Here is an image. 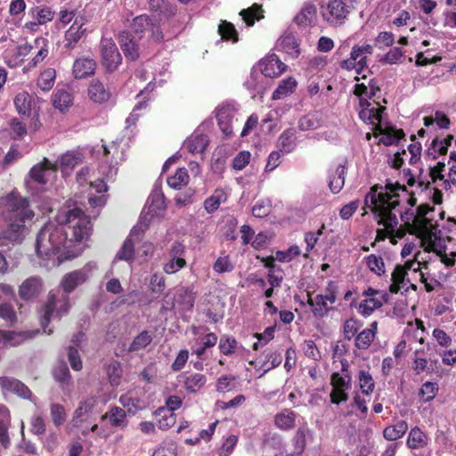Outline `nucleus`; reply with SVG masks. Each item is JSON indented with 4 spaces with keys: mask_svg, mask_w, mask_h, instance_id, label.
Listing matches in <instances>:
<instances>
[{
    "mask_svg": "<svg viewBox=\"0 0 456 456\" xmlns=\"http://www.w3.org/2000/svg\"><path fill=\"white\" fill-rule=\"evenodd\" d=\"M399 191L404 187L392 183L372 185V216L377 222L376 241L389 239L391 244H396L405 232L398 226L397 216L395 212L399 204Z\"/></svg>",
    "mask_w": 456,
    "mask_h": 456,
    "instance_id": "1",
    "label": "nucleus"
},
{
    "mask_svg": "<svg viewBox=\"0 0 456 456\" xmlns=\"http://www.w3.org/2000/svg\"><path fill=\"white\" fill-rule=\"evenodd\" d=\"M67 242V232L62 226L52 223L45 224L37 233L36 240V251L43 260H53V265H59L69 259V256L61 253Z\"/></svg>",
    "mask_w": 456,
    "mask_h": 456,
    "instance_id": "2",
    "label": "nucleus"
},
{
    "mask_svg": "<svg viewBox=\"0 0 456 456\" xmlns=\"http://www.w3.org/2000/svg\"><path fill=\"white\" fill-rule=\"evenodd\" d=\"M372 103V138L378 145H397L405 136L403 129L397 128L387 120L386 107L379 102Z\"/></svg>",
    "mask_w": 456,
    "mask_h": 456,
    "instance_id": "3",
    "label": "nucleus"
},
{
    "mask_svg": "<svg viewBox=\"0 0 456 456\" xmlns=\"http://www.w3.org/2000/svg\"><path fill=\"white\" fill-rule=\"evenodd\" d=\"M427 268L428 262L420 256V253L416 255V260L406 262L403 266H395L391 275L392 283L389 287L390 291L392 293H398V287L401 283H403V279L407 276L408 270L416 273H419V281L424 284L425 289L428 292L433 291L437 281L427 276L426 273L423 271Z\"/></svg>",
    "mask_w": 456,
    "mask_h": 456,
    "instance_id": "4",
    "label": "nucleus"
},
{
    "mask_svg": "<svg viewBox=\"0 0 456 456\" xmlns=\"http://www.w3.org/2000/svg\"><path fill=\"white\" fill-rule=\"evenodd\" d=\"M71 307L69 296L61 294L57 296L52 292L48 294L47 300L40 310L39 322L44 333L51 335L53 330L49 327L52 318L61 320L69 314Z\"/></svg>",
    "mask_w": 456,
    "mask_h": 456,
    "instance_id": "5",
    "label": "nucleus"
},
{
    "mask_svg": "<svg viewBox=\"0 0 456 456\" xmlns=\"http://www.w3.org/2000/svg\"><path fill=\"white\" fill-rule=\"evenodd\" d=\"M349 364L346 360L341 361V371H335L330 377V401L332 403L338 404L348 399L347 391L351 387V376L349 374Z\"/></svg>",
    "mask_w": 456,
    "mask_h": 456,
    "instance_id": "6",
    "label": "nucleus"
},
{
    "mask_svg": "<svg viewBox=\"0 0 456 456\" xmlns=\"http://www.w3.org/2000/svg\"><path fill=\"white\" fill-rule=\"evenodd\" d=\"M62 223L69 224V228L72 230L73 239L77 242L88 239L91 234V221L79 208L68 210Z\"/></svg>",
    "mask_w": 456,
    "mask_h": 456,
    "instance_id": "7",
    "label": "nucleus"
},
{
    "mask_svg": "<svg viewBox=\"0 0 456 456\" xmlns=\"http://www.w3.org/2000/svg\"><path fill=\"white\" fill-rule=\"evenodd\" d=\"M130 27L132 31L139 36V37L147 35L154 43H161L164 40V34L159 20L148 14H141L134 17Z\"/></svg>",
    "mask_w": 456,
    "mask_h": 456,
    "instance_id": "8",
    "label": "nucleus"
},
{
    "mask_svg": "<svg viewBox=\"0 0 456 456\" xmlns=\"http://www.w3.org/2000/svg\"><path fill=\"white\" fill-rule=\"evenodd\" d=\"M370 53V45H365L362 46L355 45L350 52V58L345 59L339 61V66L345 70L355 69L356 73L360 75L364 69H367V73L362 75V77H355L354 80L359 81L360 79H366L368 75L370 74V69L367 67V53Z\"/></svg>",
    "mask_w": 456,
    "mask_h": 456,
    "instance_id": "9",
    "label": "nucleus"
},
{
    "mask_svg": "<svg viewBox=\"0 0 456 456\" xmlns=\"http://www.w3.org/2000/svg\"><path fill=\"white\" fill-rule=\"evenodd\" d=\"M102 65L108 72H113L121 64L122 57L112 39L103 38L101 41Z\"/></svg>",
    "mask_w": 456,
    "mask_h": 456,
    "instance_id": "10",
    "label": "nucleus"
},
{
    "mask_svg": "<svg viewBox=\"0 0 456 456\" xmlns=\"http://www.w3.org/2000/svg\"><path fill=\"white\" fill-rule=\"evenodd\" d=\"M5 201L8 209L5 216L34 217V211L29 208V201L27 198L12 191L6 196Z\"/></svg>",
    "mask_w": 456,
    "mask_h": 456,
    "instance_id": "11",
    "label": "nucleus"
},
{
    "mask_svg": "<svg viewBox=\"0 0 456 456\" xmlns=\"http://www.w3.org/2000/svg\"><path fill=\"white\" fill-rule=\"evenodd\" d=\"M31 219L23 216H5L6 227L3 231V238L12 241L22 239L25 223Z\"/></svg>",
    "mask_w": 456,
    "mask_h": 456,
    "instance_id": "12",
    "label": "nucleus"
},
{
    "mask_svg": "<svg viewBox=\"0 0 456 456\" xmlns=\"http://www.w3.org/2000/svg\"><path fill=\"white\" fill-rule=\"evenodd\" d=\"M369 86H370V80L368 85L364 83H357L354 88V94L359 98V118L365 124H370V103L365 97L368 95Z\"/></svg>",
    "mask_w": 456,
    "mask_h": 456,
    "instance_id": "13",
    "label": "nucleus"
},
{
    "mask_svg": "<svg viewBox=\"0 0 456 456\" xmlns=\"http://www.w3.org/2000/svg\"><path fill=\"white\" fill-rule=\"evenodd\" d=\"M31 53V46L28 42L16 46L14 50H6L4 53V61L10 69L21 66L24 58Z\"/></svg>",
    "mask_w": 456,
    "mask_h": 456,
    "instance_id": "14",
    "label": "nucleus"
},
{
    "mask_svg": "<svg viewBox=\"0 0 456 456\" xmlns=\"http://www.w3.org/2000/svg\"><path fill=\"white\" fill-rule=\"evenodd\" d=\"M87 96L94 103L103 104L111 97L110 88L99 79H92L87 87Z\"/></svg>",
    "mask_w": 456,
    "mask_h": 456,
    "instance_id": "15",
    "label": "nucleus"
},
{
    "mask_svg": "<svg viewBox=\"0 0 456 456\" xmlns=\"http://www.w3.org/2000/svg\"><path fill=\"white\" fill-rule=\"evenodd\" d=\"M118 43L128 61H134L139 58V45L130 32L122 31L118 36Z\"/></svg>",
    "mask_w": 456,
    "mask_h": 456,
    "instance_id": "16",
    "label": "nucleus"
},
{
    "mask_svg": "<svg viewBox=\"0 0 456 456\" xmlns=\"http://www.w3.org/2000/svg\"><path fill=\"white\" fill-rule=\"evenodd\" d=\"M43 289V281L38 277L26 279L19 288V296L22 300L28 301L37 297Z\"/></svg>",
    "mask_w": 456,
    "mask_h": 456,
    "instance_id": "17",
    "label": "nucleus"
},
{
    "mask_svg": "<svg viewBox=\"0 0 456 456\" xmlns=\"http://www.w3.org/2000/svg\"><path fill=\"white\" fill-rule=\"evenodd\" d=\"M348 13V7L342 0L330 1L326 10L322 11L323 18L330 23L345 19Z\"/></svg>",
    "mask_w": 456,
    "mask_h": 456,
    "instance_id": "18",
    "label": "nucleus"
},
{
    "mask_svg": "<svg viewBox=\"0 0 456 456\" xmlns=\"http://www.w3.org/2000/svg\"><path fill=\"white\" fill-rule=\"evenodd\" d=\"M0 387L4 391L15 394L23 399H30L32 396L30 389L14 378L0 377Z\"/></svg>",
    "mask_w": 456,
    "mask_h": 456,
    "instance_id": "19",
    "label": "nucleus"
},
{
    "mask_svg": "<svg viewBox=\"0 0 456 456\" xmlns=\"http://www.w3.org/2000/svg\"><path fill=\"white\" fill-rule=\"evenodd\" d=\"M50 171L56 172L57 165L52 163L47 158H44L40 163L31 167L28 175L35 183L44 185L48 182L46 175Z\"/></svg>",
    "mask_w": 456,
    "mask_h": 456,
    "instance_id": "20",
    "label": "nucleus"
},
{
    "mask_svg": "<svg viewBox=\"0 0 456 456\" xmlns=\"http://www.w3.org/2000/svg\"><path fill=\"white\" fill-rule=\"evenodd\" d=\"M260 69L267 77H279L286 69V65L276 54H271L260 61Z\"/></svg>",
    "mask_w": 456,
    "mask_h": 456,
    "instance_id": "21",
    "label": "nucleus"
},
{
    "mask_svg": "<svg viewBox=\"0 0 456 456\" xmlns=\"http://www.w3.org/2000/svg\"><path fill=\"white\" fill-rule=\"evenodd\" d=\"M88 278L86 271L83 269L75 270L66 273L61 280V285L63 294L69 295L76 289L78 285L83 284Z\"/></svg>",
    "mask_w": 456,
    "mask_h": 456,
    "instance_id": "22",
    "label": "nucleus"
},
{
    "mask_svg": "<svg viewBox=\"0 0 456 456\" xmlns=\"http://www.w3.org/2000/svg\"><path fill=\"white\" fill-rule=\"evenodd\" d=\"M179 378L183 388L190 394L198 393L207 383V377L199 372L182 373Z\"/></svg>",
    "mask_w": 456,
    "mask_h": 456,
    "instance_id": "23",
    "label": "nucleus"
},
{
    "mask_svg": "<svg viewBox=\"0 0 456 456\" xmlns=\"http://www.w3.org/2000/svg\"><path fill=\"white\" fill-rule=\"evenodd\" d=\"M52 373L60 388L63 392H70L73 381L67 364L64 362H60L53 367Z\"/></svg>",
    "mask_w": 456,
    "mask_h": 456,
    "instance_id": "24",
    "label": "nucleus"
},
{
    "mask_svg": "<svg viewBox=\"0 0 456 456\" xmlns=\"http://www.w3.org/2000/svg\"><path fill=\"white\" fill-rule=\"evenodd\" d=\"M96 404L97 399L94 396L79 402L72 417L74 426H78L81 422L86 421L93 414Z\"/></svg>",
    "mask_w": 456,
    "mask_h": 456,
    "instance_id": "25",
    "label": "nucleus"
},
{
    "mask_svg": "<svg viewBox=\"0 0 456 456\" xmlns=\"http://www.w3.org/2000/svg\"><path fill=\"white\" fill-rule=\"evenodd\" d=\"M195 297V293L191 289L181 287L176 289L174 297V302L171 303L170 308H173L176 304L181 310L190 311L194 305Z\"/></svg>",
    "mask_w": 456,
    "mask_h": 456,
    "instance_id": "26",
    "label": "nucleus"
},
{
    "mask_svg": "<svg viewBox=\"0 0 456 456\" xmlns=\"http://www.w3.org/2000/svg\"><path fill=\"white\" fill-rule=\"evenodd\" d=\"M96 62L89 57L77 58L73 64L72 72L77 79H83L94 74Z\"/></svg>",
    "mask_w": 456,
    "mask_h": 456,
    "instance_id": "27",
    "label": "nucleus"
},
{
    "mask_svg": "<svg viewBox=\"0 0 456 456\" xmlns=\"http://www.w3.org/2000/svg\"><path fill=\"white\" fill-rule=\"evenodd\" d=\"M297 414L290 409H284L274 416V425L281 431H289L296 426Z\"/></svg>",
    "mask_w": 456,
    "mask_h": 456,
    "instance_id": "28",
    "label": "nucleus"
},
{
    "mask_svg": "<svg viewBox=\"0 0 456 456\" xmlns=\"http://www.w3.org/2000/svg\"><path fill=\"white\" fill-rule=\"evenodd\" d=\"M83 23L79 22L77 19L69 28L65 32V48L71 50L75 47L76 44L82 38L86 32V28H83Z\"/></svg>",
    "mask_w": 456,
    "mask_h": 456,
    "instance_id": "29",
    "label": "nucleus"
},
{
    "mask_svg": "<svg viewBox=\"0 0 456 456\" xmlns=\"http://www.w3.org/2000/svg\"><path fill=\"white\" fill-rule=\"evenodd\" d=\"M327 302L328 301L322 294L312 297V295L308 293L307 303L312 306V313L316 318H323L328 315L329 312L332 309V307L328 306Z\"/></svg>",
    "mask_w": 456,
    "mask_h": 456,
    "instance_id": "30",
    "label": "nucleus"
},
{
    "mask_svg": "<svg viewBox=\"0 0 456 456\" xmlns=\"http://www.w3.org/2000/svg\"><path fill=\"white\" fill-rule=\"evenodd\" d=\"M422 247L426 252L435 253L436 256H437L445 266H452L455 264V254L448 256L441 245H437L433 241L423 240Z\"/></svg>",
    "mask_w": 456,
    "mask_h": 456,
    "instance_id": "31",
    "label": "nucleus"
},
{
    "mask_svg": "<svg viewBox=\"0 0 456 456\" xmlns=\"http://www.w3.org/2000/svg\"><path fill=\"white\" fill-rule=\"evenodd\" d=\"M11 423V414L8 408L0 404V443L7 448L10 444L8 428Z\"/></svg>",
    "mask_w": 456,
    "mask_h": 456,
    "instance_id": "32",
    "label": "nucleus"
},
{
    "mask_svg": "<svg viewBox=\"0 0 456 456\" xmlns=\"http://www.w3.org/2000/svg\"><path fill=\"white\" fill-rule=\"evenodd\" d=\"M101 419L102 420L109 419L110 425L116 428H124L127 424L126 411L118 406L111 407Z\"/></svg>",
    "mask_w": 456,
    "mask_h": 456,
    "instance_id": "33",
    "label": "nucleus"
},
{
    "mask_svg": "<svg viewBox=\"0 0 456 456\" xmlns=\"http://www.w3.org/2000/svg\"><path fill=\"white\" fill-rule=\"evenodd\" d=\"M28 14L35 19L38 24L45 25L54 19L55 12L47 5H37L29 9Z\"/></svg>",
    "mask_w": 456,
    "mask_h": 456,
    "instance_id": "34",
    "label": "nucleus"
},
{
    "mask_svg": "<svg viewBox=\"0 0 456 456\" xmlns=\"http://www.w3.org/2000/svg\"><path fill=\"white\" fill-rule=\"evenodd\" d=\"M346 162L339 164L329 176V187L333 193H338L345 184Z\"/></svg>",
    "mask_w": 456,
    "mask_h": 456,
    "instance_id": "35",
    "label": "nucleus"
},
{
    "mask_svg": "<svg viewBox=\"0 0 456 456\" xmlns=\"http://www.w3.org/2000/svg\"><path fill=\"white\" fill-rule=\"evenodd\" d=\"M226 200V192L223 189H216L213 194L205 200L204 208L208 214H212L219 208L221 203Z\"/></svg>",
    "mask_w": 456,
    "mask_h": 456,
    "instance_id": "36",
    "label": "nucleus"
},
{
    "mask_svg": "<svg viewBox=\"0 0 456 456\" xmlns=\"http://www.w3.org/2000/svg\"><path fill=\"white\" fill-rule=\"evenodd\" d=\"M14 105L20 115L29 117L31 114L32 96L28 92L22 91L15 96Z\"/></svg>",
    "mask_w": 456,
    "mask_h": 456,
    "instance_id": "37",
    "label": "nucleus"
},
{
    "mask_svg": "<svg viewBox=\"0 0 456 456\" xmlns=\"http://www.w3.org/2000/svg\"><path fill=\"white\" fill-rule=\"evenodd\" d=\"M297 86V82L292 77L281 80L278 87L273 93V100H280L291 94Z\"/></svg>",
    "mask_w": 456,
    "mask_h": 456,
    "instance_id": "38",
    "label": "nucleus"
},
{
    "mask_svg": "<svg viewBox=\"0 0 456 456\" xmlns=\"http://www.w3.org/2000/svg\"><path fill=\"white\" fill-rule=\"evenodd\" d=\"M278 147L282 152H291L296 147V130L288 128L284 130L278 139Z\"/></svg>",
    "mask_w": 456,
    "mask_h": 456,
    "instance_id": "39",
    "label": "nucleus"
},
{
    "mask_svg": "<svg viewBox=\"0 0 456 456\" xmlns=\"http://www.w3.org/2000/svg\"><path fill=\"white\" fill-rule=\"evenodd\" d=\"M316 16V7L312 4H305L301 11L295 16L294 21L299 26H309Z\"/></svg>",
    "mask_w": 456,
    "mask_h": 456,
    "instance_id": "40",
    "label": "nucleus"
},
{
    "mask_svg": "<svg viewBox=\"0 0 456 456\" xmlns=\"http://www.w3.org/2000/svg\"><path fill=\"white\" fill-rule=\"evenodd\" d=\"M310 432L306 424L300 426L292 438V444L294 453L300 455L305 451L306 446V436Z\"/></svg>",
    "mask_w": 456,
    "mask_h": 456,
    "instance_id": "41",
    "label": "nucleus"
},
{
    "mask_svg": "<svg viewBox=\"0 0 456 456\" xmlns=\"http://www.w3.org/2000/svg\"><path fill=\"white\" fill-rule=\"evenodd\" d=\"M106 373L112 387H118L121 383L123 370L121 363L117 360H110L106 365Z\"/></svg>",
    "mask_w": 456,
    "mask_h": 456,
    "instance_id": "42",
    "label": "nucleus"
},
{
    "mask_svg": "<svg viewBox=\"0 0 456 456\" xmlns=\"http://www.w3.org/2000/svg\"><path fill=\"white\" fill-rule=\"evenodd\" d=\"M240 15L247 26L251 27L256 20L264 18L262 5L254 4L251 7L240 11Z\"/></svg>",
    "mask_w": 456,
    "mask_h": 456,
    "instance_id": "43",
    "label": "nucleus"
},
{
    "mask_svg": "<svg viewBox=\"0 0 456 456\" xmlns=\"http://www.w3.org/2000/svg\"><path fill=\"white\" fill-rule=\"evenodd\" d=\"M155 416L159 417L158 420V428L162 430H167L175 424V415L167 410L165 407H159L154 411Z\"/></svg>",
    "mask_w": 456,
    "mask_h": 456,
    "instance_id": "44",
    "label": "nucleus"
},
{
    "mask_svg": "<svg viewBox=\"0 0 456 456\" xmlns=\"http://www.w3.org/2000/svg\"><path fill=\"white\" fill-rule=\"evenodd\" d=\"M55 78V69L53 68H47L40 73L37 85L42 91L48 92L53 87Z\"/></svg>",
    "mask_w": 456,
    "mask_h": 456,
    "instance_id": "45",
    "label": "nucleus"
},
{
    "mask_svg": "<svg viewBox=\"0 0 456 456\" xmlns=\"http://www.w3.org/2000/svg\"><path fill=\"white\" fill-rule=\"evenodd\" d=\"M428 443V436L419 428H412L407 439V444L410 448L419 449L426 446Z\"/></svg>",
    "mask_w": 456,
    "mask_h": 456,
    "instance_id": "46",
    "label": "nucleus"
},
{
    "mask_svg": "<svg viewBox=\"0 0 456 456\" xmlns=\"http://www.w3.org/2000/svg\"><path fill=\"white\" fill-rule=\"evenodd\" d=\"M152 341V335L148 330L140 332L131 342L127 348L128 353H134L145 349Z\"/></svg>",
    "mask_w": 456,
    "mask_h": 456,
    "instance_id": "47",
    "label": "nucleus"
},
{
    "mask_svg": "<svg viewBox=\"0 0 456 456\" xmlns=\"http://www.w3.org/2000/svg\"><path fill=\"white\" fill-rule=\"evenodd\" d=\"M73 102L71 94L65 90H57L53 96V104L55 109L63 111L69 109Z\"/></svg>",
    "mask_w": 456,
    "mask_h": 456,
    "instance_id": "48",
    "label": "nucleus"
},
{
    "mask_svg": "<svg viewBox=\"0 0 456 456\" xmlns=\"http://www.w3.org/2000/svg\"><path fill=\"white\" fill-rule=\"evenodd\" d=\"M218 34L224 41L236 43L239 40V34L234 25L227 20H221L218 26Z\"/></svg>",
    "mask_w": 456,
    "mask_h": 456,
    "instance_id": "49",
    "label": "nucleus"
},
{
    "mask_svg": "<svg viewBox=\"0 0 456 456\" xmlns=\"http://www.w3.org/2000/svg\"><path fill=\"white\" fill-rule=\"evenodd\" d=\"M208 145V139L206 134H196L188 140L186 147L191 153H202Z\"/></svg>",
    "mask_w": 456,
    "mask_h": 456,
    "instance_id": "50",
    "label": "nucleus"
},
{
    "mask_svg": "<svg viewBox=\"0 0 456 456\" xmlns=\"http://www.w3.org/2000/svg\"><path fill=\"white\" fill-rule=\"evenodd\" d=\"M408 425L405 421L402 420L395 425L387 427L384 429L383 435L387 440L395 441L401 438L407 431Z\"/></svg>",
    "mask_w": 456,
    "mask_h": 456,
    "instance_id": "51",
    "label": "nucleus"
},
{
    "mask_svg": "<svg viewBox=\"0 0 456 456\" xmlns=\"http://www.w3.org/2000/svg\"><path fill=\"white\" fill-rule=\"evenodd\" d=\"M116 260H123L126 262H133L134 259V243L131 237H127L123 242L122 247L118 251Z\"/></svg>",
    "mask_w": 456,
    "mask_h": 456,
    "instance_id": "52",
    "label": "nucleus"
},
{
    "mask_svg": "<svg viewBox=\"0 0 456 456\" xmlns=\"http://www.w3.org/2000/svg\"><path fill=\"white\" fill-rule=\"evenodd\" d=\"M189 175L186 168H179L175 175L169 176L167 180V184L175 190H180L189 183Z\"/></svg>",
    "mask_w": 456,
    "mask_h": 456,
    "instance_id": "53",
    "label": "nucleus"
},
{
    "mask_svg": "<svg viewBox=\"0 0 456 456\" xmlns=\"http://www.w3.org/2000/svg\"><path fill=\"white\" fill-rule=\"evenodd\" d=\"M0 318L9 327H13L16 324L18 317L12 304L6 302L0 304Z\"/></svg>",
    "mask_w": 456,
    "mask_h": 456,
    "instance_id": "54",
    "label": "nucleus"
},
{
    "mask_svg": "<svg viewBox=\"0 0 456 456\" xmlns=\"http://www.w3.org/2000/svg\"><path fill=\"white\" fill-rule=\"evenodd\" d=\"M217 336L214 332L206 334L201 339V346L193 350L192 354H196L199 360H203V356L207 348L213 347L217 343Z\"/></svg>",
    "mask_w": 456,
    "mask_h": 456,
    "instance_id": "55",
    "label": "nucleus"
},
{
    "mask_svg": "<svg viewBox=\"0 0 456 456\" xmlns=\"http://www.w3.org/2000/svg\"><path fill=\"white\" fill-rule=\"evenodd\" d=\"M238 341L235 338L232 336H222L219 340L218 348L220 353L224 355H232L233 354L238 348Z\"/></svg>",
    "mask_w": 456,
    "mask_h": 456,
    "instance_id": "56",
    "label": "nucleus"
},
{
    "mask_svg": "<svg viewBox=\"0 0 456 456\" xmlns=\"http://www.w3.org/2000/svg\"><path fill=\"white\" fill-rule=\"evenodd\" d=\"M39 332L38 330L33 331H23V332H15L13 330H0V344H6L8 342H12L15 339L16 337H21L23 338H30L34 335Z\"/></svg>",
    "mask_w": 456,
    "mask_h": 456,
    "instance_id": "57",
    "label": "nucleus"
},
{
    "mask_svg": "<svg viewBox=\"0 0 456 456\" xmlns=\"http://www.w3.org/2000/svg\"><path fill=\"white\" fill-rule=\"evenodd\" d=\"M50 414L56 427L61 426L66 421L67 413L65 408L60 403H52L50 405Z\"/></svg>",
    "mask_w": 456,
    "mask_h": 456,
    "instance_id": "58",
    "label": "nucleus"
},
{
    "mask_svg": "<svg viewBox=\"0 0 456 456\" xmlns=\"http://www.w3.org/2000/svg\"><path fill=\"white\" fill-rule=\"evenodd\" d=\"M438 392V385L436 382H425L419 392L423 402L432 401Z\"/></svg>",
    "mask_w": 456,
    "mask_h": 456,
    "instance_id": "59",
    "label": "nucleus"
},
{
    "mask_svg": "<svg viewBox=\"0 0 456 456\" xmlns=\"http://www.w3.org/2000/svg\"><path fill=\"white\" fill-rule=\"evenodd\" d=\"M235 108L232 104L224 103L216 110L217 122H232L235 115Z\"/></svg>",
    "mask_w": 456,
    "mask_h": 456,
    "instance_id": "60",
    "label": "nucleus"
},
{
    "mask_svg": "<svg viewBox=\"0 0 456 456\" xmlns=\"http://www.w3.org/2000/svg\"><path fill=\"white\" fill-rule=\"evenodd\" d=\"M233 268L229 256H219L213 265V270L217 273H230Z\"/></svg>",
    "mask_w": 456,
    "mask_h": 456,
    "instance_id": "61",
    "label": "nucleus"
},
{
    "mask_svg": "<svg viewBox=\"0 0 456 456\" xmlns=\"http://www.w3.org/2000/svg\"><path fill=\"white\" fill-rule=\"evenodd\" d=\"M354 346L360 351H365L370 346V329L362 330L355 337Z\"/></svg>",
    "mask_w": 456,
    "mask_h": 456,
    "instance_id": "62",
    "label": "nucleus"
},
{
    "mask_svg": "<svg viewBox=\"0 0 456 456\" xmlns=\"http://www.w3.org/2000/svg\"><path fill=\"white\" fill-rule=\"evenodd\" d=\"M11 135L14 140L22 139L27 134L25 124L18 118H12L10 122Z\"/></svg>",
    "mask_w": 456,
    "mask_h": 456,
    "instance_id": "63",
    "label": "nucleus"
},
{
    "mask_svg": "<svg viewBox=\"0 0 456 456\" xmlns=\"http://www.w3.org/2000/svg\"><path fill=\"white\" fill-rule=\"evenodd\" d=\"M282 362V356L280 352H270L265 354V361L262 364V367H266L265 372L278 367Z\"/></svg>",
    "mask_w": 456,
    "mask_h": 456,
    "instance_id": "64",
    "label": "nucleus"
}]
</instances>
